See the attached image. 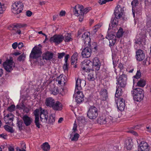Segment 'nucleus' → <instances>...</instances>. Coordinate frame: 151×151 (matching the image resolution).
Listing matches in <instances>:
<instances>
[{
    "instance_id": "f257e3e1",
    "label": "nucleus",
    "mask_w": 151,
    "mask_h": 151,
    "mask_svg": "<svg viewBox=\"0 0 151 151\" xmlns=\"http://www.w3.org/2000/svg\"><path fill=\"white\" fill-rule=\"evenodd\" d=\"M85 85L86 81L84 80L78 79L76 81L75 93L76 96V100L77 103H81L84 100V96L81 90Z\"/></svg>"
},
{
    "instance_id": "f03ea898",
    "label": "nucleus",
    "mask_w": 151,
    "mask_h": 151,
    "mask_svg": "<svg viewBox=\"0 0 151 151\" xmlns=\"http://www.w3.org/2000/svg\"><path fill=\"white\" fill-rule=\"evenodd\" d=\"M131 93L133 96L134 100L137 102H140L143 100L144 97V91L143 89L137 88L133 89Z\"/></svg>"
},
{
    "instance_id": "7ed1b4c3",
    "label": "nucleus",
    "mask_w": 151,
    "mask_h": 151,
    "mask_svg": "<svg viewBox=\"0 0 151 151\" xmlns=\"http://www.w3.org/2000/svg\"><path fill=\"white\" fill-rule=\"evenodd\" d=\"M23 7L24 5L21 2L16 1L12 5V12L14 14H18L22 12Z\"/></svg>"
},
{
    "instance_id": "20e7f679",
    "label": "nucleus",
    "mask_w": 151,
    "mask_h": 151,
    "mask_svg": "<svg viewBox=\"0 0 151 151\" xmlns=\"http://www.w3.org/2000/svg\"><path fill=\"white\" fill-rule=\"evenodd\" d=\"M87 116L90 119H95L98 116L97 109L95 106H92L89 108Z\"/></svg>"
},
{
    "instance_id": "39448f33",
    "label": "nucleus",
    "mask_w": 151,
    "mask_h": 151,
    "mask_svg": "<svg viewBox=\"0 0 151 151\" xmlns=\"http://www.w3.org/2000/svg\"><path fill=\"white\" fill-rule=\"evenodd\" d=\"M42 52L40 48L37 46H35L32 49L29 57L32 59H37L41 57Z\"/></svg>"
},
{
    "instance_id": "423d86ee",
    "label": "nucleus",
    "mask_w": 151,
    "mask_h": 151,
    "mask_svg": "<svg viewBox=\"0 0 151 151\" xmlns=\"http://www.w3.org/2000/svg\"><path fill=\"white\" fill-rule=\"evenodd\" d=\"M127 79V75L123 73L119 76L118 79L117 80L116 84L117 85L120 86L121 87H122V88H124L126 85Z\"/></svg>"
},
{
    "instance_id": "0eeeda50",
    "label": "nucleus",
    "mask_w": 151,
    "mask_h": 151,
    "mask_svg": "<svg viewBox=\"0 0 151 151\" xmlns=\"http://www.w3.org/2000/svg\"><path fill=\"white\" fill-rule=\"evenodd\" d=\"M14 64L12 60L11 59L7 60L3 63V65L5 70L9 72L13 70V68L14 67Z\"/></svg>"
},
{
    "instance_id": "6e6552de",
    "label": "nucleus",
    "mask_w": 151,
    "mask_h": 151,
    "mask_svg": "<svg viewBox=\"0 0 151 151\" xmlns=\"http://www.w3.org/2000/svg\"><path fill=\"white\" fill-rule=\"evenodd\" d=\"M124 7L118 5L116 7L114 14L117 19H120L122 16L124 11Z\"/></svg>"
},
{
    "instance_id": "1a4fd4ad",
    "label": "nucleus",
    "mask_w": 151,
    "mask_h": 151,
    "mask_svg": "<svg viewBox=\"0 0 151 151\" xmlns=\"http://www.w3.org/2000/svg\"><path fill=\"white\" fill-rule=\"evenodd\" d=\"M106 117L105 116H101L98 118L97 123L100 124H108L112 122L111 117Z\"/></svg>"
},
{
    "instance_id": "9d476101",
    "label": "nucleus",
    "mask_w": 151,
    "mask_h": 151,
    "mask_svg": "<svg viewBox=\"0 0 151 151\" xmlns=\"http://www.w3.org/2000/svg\"><path fill=\"white\" fill-rule=\"evenodd\" d=\"M64 40V36L61 35H55L50 39V42H53L58 45L61 43Z\"/></svg>"
},
{
    "instance_id": "9b49d317",
    "label": "nucleus",
    "mask_w": 151,
    "mask_h": 151,
    "mask_svg": "<svg viewBox=\"0 0 151 151\" xmlns=\"http://www.w3.org/2000/svg\"><path fill=\"white\" fill-rule=\"evenodd\" d=\"M81 68L83 70L87 72L90 70L91 66V61L89 60H85L82 62Z\"/></svg>"
},
{
    "instance_id": "f8f14e48",
    "label": "nucleus",
    "mask_w": 151,
    "mask_h": 151,
    "mask_svg": "<svg viewBox=\"0 0 151 151\" xmlns=\"http://www.w3.org/2000/svg\"><path fill=\"white\" fill-rule=\"evenodd\" d=\"M136 58L137 60L139 61L143 60L145 58V54L143 50L139 49L136 52Z\"/></svg>"
},
{
    "instance_id": "ddd939ff",
    "label": "nucleus",
    "mask_w": 151,
    "mask_h": 151,
    "mask_svg": "<svg viewBox=\"0 0 151 151\" xmlns=\"http://www.w3.org/2000/svg\"><path fill=\"white\" fill-rule=\"evenodd\" d=\"M40 118L41 121L42 122H46L48 119V111L46 110H42L40 109Z\"/></svg>"
},
{
    "instance_id": "4468645a",
    "label": "nucleus",
    "mask_w": 151,
    "mask_h": 151,
    "mask_svg": "<svg viewBox=\"0 0 151 151\" xmlns=\"http://www.w3.org/2000/svg\"><path fill=\"white\" fill-rule=\"evenodd\" d=\"M117 109L120 111H122L124 110L125 107L124 100L120 98L117 100L116 102Z\"/></svg>"
},
{
    "instance_id": "2eb2a0df",
    "label": "nucleus",
    "mask_w": 151,
    "mask_h": 151,
    "mask_svg": "<svg viewBox=\"0 0 151 151\" xmlns=\"http://www.w3.org/2000/svg\"><path fill=\"white\" fill-rule=\"evenodd\" d=\"M149 146L146 142L142 141L139 145L138 151H149Z\"/></svg>"
},
{
    "instance_id": "dca6fc26",
    "label": "nucleus",
    "mask_w": 151,
    "mask_h": 151,
    "mask_svg": "<svg viewBox=\"0 0 151 151\" xmlns=\"http://www.w3.org/2000/svg\"><path fill=\"white\" fill-rule=\"evenodd\" d=\"M92 51L91 49L88 47H86L83 50L81 55L83 58H88L91 55Z\"/></svg>"
},
{
    "instance_id": "f3484780",
    "label": "nucleus",
    "mask_w": 151,
    "mask_h": 151,
    "mask_svg": "<svg viewBox=\"0 0 151 151\" xmlns=\"http://www.w3.org/2000/svg\"><path fill=\"white\" fill-rule=\"evenodd\" d=\"M93 68L96 70H99L101 65L100 60L97 58H95L93 60Z\"/></svg>"
},
{
    "instance_id": "a211bd4d",
    "label": "nucleus",
    "mask_w": 151,
    "mask_h": 151,
    "mask_svg": "<svg viewBox=\"0 0 151 151\" xmlns=\"http://www.w3.org/2000/svg\"><path fill=\"white\" fill-rule=\"evenodd\" d=\"M90 33L88 32H84L82 35L81 37L82 40L83 41L85 44H87L90 42Z\"/></svg>"
},
{
    "instance_id": "6ab92c4d",
    "label": "nucleus",
    "mask_w": 151,
    "mask_h": 151,
    "mask_svg": "<svg viewBox=\"0 0 151 151\" xmlns=\"http://www.w3.org/2000/svg\"><path fill=\"white\" fill-rule=\"evenodd\" d=\"M54 111H61L63 109V105L59 101H55L52 107Z\"/></svg>"
},
{
    "instance_id": "aec40b11",
    "label": "nucleus",
    "mask_w": 151,
    "mask_h": 151,
    "mask_svg": "<svg viewBox=\"0 0 151 151\" xmlns=\"http://www.w3.org/2000/svg\"><path fill=\"white\" fill-rule=\"evenodd\" d=\"M26 126H29L32 122V119L27 114L24 115L22 118Z\"/></svg>"
},
{
    "instance_id": "412c9836",
    "label": "nucleus",
    "mask_w": 151,
    "mask_h": 151,
    "mask_svg": "<svg viewBox=\"0 0 151 151\" xmlns=\"http://www.w3.org/2000/svg\"><path fill=\"white\" fill-rule=\"evenodd\" d=\"M88 73L87 76L88 79L90 81H94L96 77V72L93 70H88Z\"/></svg>"
},
{
    "instance_id": "4be33fe9",
    "label": "nucleus",
    "mask_w": 151,
    "mask_h": 151,
    "mask_svg": "<svg viewBox=\"0 0 151 151\" xmlns=\"http://www.w3.org/2000/svg\"><path fill=\"white\" fill-rule=\"evenodd\" d=\"M55 100L52 98L50 97L46 98L45 104L47 107L52 108Z\"/></svg>"
},
{
    "instance_id": "5701e85b",
    "label": "nucleus",
    "mask_w": 151,
    "mask_h": 151,
    "mask_svg": "<svg viewBox=\"0 0 151 151\" xmlns=\"http://www.w3.org/2000/svg\"><path fill=\"white\" fill-rule=\"evenodd\" d=\"M99 93L101 100L102 101H105L107 99V92L106 89L105 88L101 89Z\"/></svg>"
},
{
    "instance_id": "b1692460",
    "label": "nucleus",
    "mask_w": 151,
    "mask_h": 151,
    "mask_svg": "<svg viewBox=\"0 0 151 151\" xmlns=\"http://www.w3.org/2000/svg\"><path fill=\"white\" fill-rule=\"evenodd\" d=\"M53 56V53L48 51L43 54L42 58L43 59L47 60L52 59Z\"/></svg>"
},
{
    "instance_id": "393cba45",
    "label": "nucleus",
    "mask_w": 151,
    "mask_h": 151,
    "mask_svg": "<svg viewBox=\"0 0 151 151\" xmlns=\"http://www.w3.org/2000/svg\"><path fill=\"white\" fill-rule=\"evenodd\" d=\"M56 81L58 82V84L59 85H61V86L65 85L66 81L65 77L62 75H60L57 77Z\"/></svg>"
},
{
    "instance_id": "a878e982",
    "label": "nucleus",
    "mask_w": 151,
    "mask_h": 151,
    "mask_svg": "<svg viewBox=\"0 0 151 151\" xmlns=\"http://www.w3.org/2000/svg\"><path fill=\"white\" fill-rule=\"evenodd\" d=\"M133 146V142L131 139L126 140L125 142V147L128 150H131Z\"/></svg>"
},
{
    "instance_id": "bb28decb",
    "label": "nucleus",
    "mask_w": 151,
    "mask_h": 151,
    "mask_svg": "<svg viewBox=\"0 0 151 151\" xmlns=\"http://www.w3.org/2000/svg\"><path fill=\"white\" fill-rule=\"evenodd\" d=\"M14 115L10 113L8 114L4 117V119L6 122V123L9 124V122H7L8 120L12 122L14 118Z\"/></svg>"
},
{
    "instance_id": "cd10ccee",
    "label": "nucleus",
    "mask_w": 151,
    "mask_h": 151,
    "mask_svg": "<svg viewBox=\"0 0 151 151\" xmlns=\"http://www.w3.org/2000/svg\"><path fill=\"white\" fill-rule=\"evenodd\" d=\"M116 88L115 96L116 97H118L122 96V95L123 93L122 89H124V88L118 85L116 86Z\"/></svg>"
},
{
    "instance_id": "c85d7f7f",
    "label": "nucleus",
    "mask_w": 151,
    "mask_h": 151,
    "mask_svg": "<svg viewBox=\"0 0 151 151\" xmlns=\"http://www.w3.org/2000/svg\"><path fill=\"white\" fill-rule=\"evenodd\" d=\"M91 42H89L88 43V47L91 49V51H93V52H96L98 50V47L97 44L96 42H93L92 44H91Z\"/></svg>"
},
{
    "instance_id": "c756f323",
    "label": "nucleus",
    "mask_w": 151,
    "mask_h": 151,
    "mask_svg": "<svg viewBox=\"0 0 151 151\" xmlns=\"http://www.w3.org/2000/svg\"><path fill=\"white\" fill-rule=\"evenodd\" d=\"M22 27L23 26L22 25L17 24L10 26L8 27V29L10 30H14L16 32L18 29Z\"/></svg>"
},
{
    "instance_id": "7c9ffc66",
    "label": "nucleus",
    "mask_w": 151,
    "mask_h": 151,
    "mask_svg": "<svg viewBox=\"0 0 151 151\" xmlns=\"http://www.w3.org/2000/svg\"><path fill=\"white\" fill-rule=\"evenodd\" d=\"M78 56V54L77 52H75L72 56L71 58V62L72 65H74L77 63V57Z\"/></svg>"
},
{
    "instance_id": "2f4dec72",
    "label": "nucleus",
    "mask_w": 151,
    "mask_h": 151,
    "mask_svg": "<svg viewBox=\"0 0 151 151\" xmlns=\"http://www.w3.org/2000/svg\"><path fill=\"white\" fill-rule=\"evenodd\" d=\"M41 148L44 151H48L50 149V146L47 142H46L42 145Z\"/></svg>"
},
{
    "instance_id": "473e14b6",
    "label": "nucleus",
    "mask_w": 151,
    "mask_h": 151,
    "mask_svg": "<svg viewBox=\"0 0 151 151\" xmlns=\"http://www.w3.org/2000/svg\"><path fill=\"white\" fill-rule=\"evenodd\" d=\"M124 33L122 28L120 27L116 33V37L118 38H120L122 37Z\"/></svg>"
},
{
    "instance_id": "72a5a7b5",
    "label": "nucleus",
    "mask_w": 151,
    "mask_h": 151,
    "mask_svg": "<svg viewBox=\"0 0 151 151\" xmlns=\"http://www.w3.org/2000/svg\"><path fill=\"white\" fill-rule=\"evenodd\" d=\"M64 40L65 42H69L72 40L70 34L68 33H66V34L64 36Z\"/></svg>"
},
{
    "instance_id": "f704fd0d",
    "label": "nucleus",
    "mask_w": 151,
    "mask_h": 151,
    "mask_svg": "<svg viewBox=\"0 0 151 151\" xmlns=\"http://www.w3.org/2000/svg\"><path fill=\"white\" fill-rule=\"evenodd\" d=\"M55 117L53 114H51L49 116L48 122L50 124H53L55 122Z\"/></svg>"
},
{
    "instance_id": "c9c22d12",
    "label": "nucleus",
    "mask_w": 151,
    "mask_h": 151,
    "mask_svg": "<svg viewBox=\"0 0 151 151\" xmlns=\"http://www.w3.org/2000/svg\"><path fill=\"white\" fill-rule=\"evenodd\" d=\"M145 85V81L142 79H140L137 83V85L139 87H144Z\"/></svg>"
},
{
    "instance_id": "e433bc0d",
    "label": "nucleus",
    "mask_w": 151,
    "mask_h": 151,
    "mask_svg": "<svg viewBox=\"0 0 151 151\" xmlns=\"http://www.w3.org/2000/svg\"><path fill=\"white\" fill-rule=\"evenodd\" d=\"M51 94L54 95H57L59 93V90L57 87H55L51 89L50 90Z\"/></svg>"
},
{
    "instance_id": "4c0bfd02",
    "label": "nucleus",
    "mask_w": 151,
    "mask_h": 151,
    "mask_svg": "<svg viewBox=\"0 0 151 151\" xmlns=\"http://www.w3.org/2000/svg\"><path fill=\"white\" fill-rule=\"evenodd\" d=\"M150 63H151V58L150 57H147L143 62V64L147 65H149Z\"/></svg>"
},
{
    "instance_id": "58836bf2",
    "label": "nucleus",
    "mask_w": 151,
    "mask_h": 151,
    "mask_svg": "<svg viewBox=\"0 0 151 151\" xmlns=\"http://www.w3.org/2000/svg\"><path fill=\"white\" fill-rule=\"evenodd\" d=\"M4 128L5 130L8 132L13 133L14 131L13 127L8 125H5L4 126Z\"/></svg>"
},
{
    "instance_id": "ea45409f",
    "label": "nucleus",
    "mask_w": 151,
    "mask_h": 151,
    "mask_svg": "<svg viewBox=\"0 0 151 151\" xmlns=\"http://www.w3.org/2000/svg\"><path fill=\"white\" fill-rule=\"evenodd\" d=\"M117 19L115 18V17L112 18L111 21V25L112 27H115L118 24V21L116 20Z\"/></svg>"
},
{
    "instance_id": "a19ab883",
    "label": "nucleus",
    "mask_w": 151,
    "mask_h": 151,
    "mask_svg": "<svg viewBox=\"0 0 151 151\" xmlns=\"http://www.w3.org/2000/svg\"><path fill=\"white\" fill-rule=\"evenodd\" d=\"M17 126L20 131L23 129L24 128V124L22 121L21 120L18 121L17 123Z\"/></svg>"
},
{
    "instance_id": "79ce46f5",
    "label": "nucleus",
    "mask_w": 151,
    "mask_h": 151,
    "mask_svg": "<svg viewBox=\"0 0 151 151\" xmlns=\"http://www.w3.org/2000/svg\"><path fill=\"white\" fill-rule=\"evenodd\" d=\"M74 9H76V10L79 11L80 13H81V14L82 13V14H83V6H80L79 5H77L75 6V7H74Z\"/></svg>"
},
{
    "instance_id": "37998d69",
    "label": "nucleus",
    "mask_w": 151,
    "mask_h": 151,
    "mask_svg": "<svg viewBox=\"0 0 151 151\" xmlns=\"http://www.w3.org/2000/svg\"><path fill=\"white\" fill-rule=\"evenodd\" d=\"M39 121V117H36V118H35V123L36 127L38 128H40V125H41Z\"/></svg>"
},
{
    "instance_id": "c03bdc74",
    "label": "nucleus",
    "mask_w": 151,
    "mask_h": 151,
    "mask_svg": "<svg viewBox=\"0 0 151 151\" xmlns=\"http://www.w3.org/2000/svg\"><path fill=\"white\" fill-rule=\"evenodd\" d=\"M26 58L25 55L24 53L19 56L17 58V60L19 61H24Z\"/></svg>"
},
{
    "instance_id": "a18cd8bd",
    "label": "nucleus",
    "mask_w": 151,
    "mask_h": 151,
    "mask_svg": "<svg viewBox=\"0 0 151 151\" xmlns=\"http://www.w3.org/2000/svg\"><path fill=\"white\" fill-rule=\"evenodd\" d=\"M21 148L19 150V151H26L25 150L26 148V144L23 142L21 143Z\"/></svg>"
},
{
    "instance_id": "49530a36",
    "label": "nucleus",
    "mask_w": 151,
    "mask_h": 151,
    "mask_svg": "<svg viewBox=\"0 0 151 151\" xmlns=\"http://www.w3.org/2000/svg\"><path fill=\"white\" fill-rule=\"evenodd\" d=\"M107 38L109 40L116 39V36L112 34H109L107 36Z\"/></svg>"
},
{
    "instance_id": "de8ad7c7",
    "label": "nucleus",
    "mask_w": 151,
    "mask_h": 151,
    "mask_svg": "<svg viewBox=\"0 0 151 151\" xmlns=\"http://www.w3.org/2000/svg\"><path fill=\"white\" fill-rule=\"evenodd\" d=\"M101 27V25L99 24H98L95 26L93 28V32L95 33Z\"/></svg>"
},
{
    "instance_id": "09e8293b",
    "label": "nucleus",
    "mask_w": 151,
    "mask_h": 151,
    "mask_svg": "<svg viewBox=\"0 0 151 151\" xmlns=\"http://www.w3.org/2000/svg\"><path fill=\"white\" fill-rule=\"evenodd\" d=\"M15 108V106L14 105H12L8 108L7 110L8 111L11 112L14 111Z\"/></svg>"
},
{
    "instance_id": "8fccbe9b",
    "label": "nucleus",
    "mask_w": 151,
    "mask_h": 151,
    "mask_svg": "<svg viewBox=\"0 0 151 151\" xmlns=\"http://www.w3.org/2000/svg\"><path fill=\"white\" fill-rule=\"evenodd\" d=\"M109 46L111 48H112L116 43V39L109 40Z\"/></svg>"
},
{
    "instance_id": "3c124183",
    "label": "nucleus",
    "mask_w": 151,
    "mask_h": 151,
    "mask_svg": "<svg viewBox=\"0 0 151 151\" xmlns=\"http://www.w3.org/2000/svg\"><path fill=\"white\" fill-rule=\"evenodd\" d=\"M79 134L77 133H76L74 135L73 137L71 139V141H76L78 140L79 137Z\"/></svg>"
},
{
    "instance_id": "603ef678",
    "label": "nucleus",
    "mask_w": 151,
    "mask_h": 151,
    "mask_svg": "<svg viewBox=\"0 0 151 151\" xmlns=\"http://www.w3.org/2000/svg\"><path fill=\"white\" fill-rule=\"evenodd\" d=\"M113 0H99V3L100 5H102L106 4V2L112 1Z\"/></svg>"
},
{
    "instance_id": "864d4df0",
    "label": "nucleus",
    "mask_w": 151,
    "mask_h": 151,
    "mask_svg": "<svg viewBox=\"0 0 151 151\" xmlns=\"http://www.w3.org/2000/svg\"><path fill=\"white\" fill-rule=\"evenodd\" d=\"M91 7H87L84 10L83 9V13L84 14H86L89 11L91 10Z\"/></svg>"
},
{
    "instance_id": "5fc2aeb1",
    "label": "nucleus",
    "mask_w": 151,
    "mask_h": 151,
    "mask_svg": "<svg viewBox=\"0 0 151 151\" xmlns=\"http://www.w3.org/2000/svg\"><path fill=\"white\" fill-rule=\"evenodd\" d=\"M138 4V0H133L131 3V5L132 6V8L133 6L135 7Z\"/></svg>"
},
{
    "instance_id": "6e6d98bb",
    "label": "nucleus",
    "mask_w": 151,
    "mask_h": 151,
    "mask_svg": "<svg viewBox=\"0 0 151 151\" xmlns=\"http://www.w3.org/2000/svg\"><path fill=\"white\" fill-rule=\"evenodd\" d=\"M58 58L59 59H60L62 58L65 55V53L64 52L62 53H58Z\"/></svg>"
},
{
    "instance_id": "4d7b16f0",
    "label": "nucleus",
    "mask_w": 151,
    "mask_h": 151,
    "mask_svg": "<svg viewBox=\"0 0 151 151\" xmlns=\"http://www.w3.org/2000/svg\"><path fill=\"white\" fill-rule=\"evenodd\" d=\"M39 111L38 109H37L35 110L34 113L35 118H36V117H39Z\"/></svg>"
},
{
    "instance_id": "13d9d810",
    "label": "nucleus",
    "mask_w": 151,
    "mask_h": 151,
    "mask_svg": "<svg viewBox=\"0 0 151 151\" xmlns=\"http://www.w3.org/2000/svg\"><path fill=\"white\" fill-rule=\"evenodd\" d=\"M141 76V73L139 70H137L136 75L134 76V78L136 79L140 78Z\"/></svg>"
},
{
    "instance_id": "bf43d9fd",
    "label": "nucleus",
    "mask_w": 151,
    "mask_h": 151,
    "mask_svg": "<svg viewBox=\"0 0 151 151\" xmlns=\"http://www.w3.org/2000/svg\"><path fill=\"white\" fill-rule=\"evenodd\" d=\"M73 11L75 15L77 16H79L81 14V13H80L79 11L75 9H73Z\"/></svg>"
},
{
    "instance_id": "052dcab7",
    "label": "nucleus",
    "mask_w": 151,
    "mask_h": 151,
    "mask_svg": "<svg viewBox=\"0 0 151 151\" xmlns=\"http://www.w3.org/2000/svg\"><path fill=\"white\" fill-rule=\"evenodd\" d=\"M63 67L64 71L66 70L67 71L68 70V65H67V63H65Z\"/></svg>"
},
{
    "instance_id": "680f3d73",
    "label": "nucleus",
    "mask_w": 151,
    "mask_h": 151,
    "mask_svg": "<svg viewBox=\"0 0 151 151\" xmlns=\"http://www.w3.org/2000/svg\"><path fill=\"white\" fill-rule=\"evenodd\" d=\"M80 15V16L79 18V20L80 22H82L83 19L84 14H82V13H81Z\"/></svg>"
},
{
    "instance_id": "e2e57ef3",
    "label": "nucleus",
    "mask_w": 151,
    "mask_h": 151,
    "mask_svg": "<svg viewBox=\"0 0 151 151\" xmlns=\"http://www.w3.org/2000/svg\"><path fill=\"white\" fill-rule=\"evenodd\" d=\"M26 15L28 17H30L32 14V12L30 11H27Z\"/></svg>"
},
{
    "instance_id": "0e129e2a",
    "label": "nucleus",
    "mask_w": 151,
    "mask_h": 151,
    "mask_svg": "<svg viewBox=\"0 0 151 151\" xmlns=\"http://www.w3.org/2000/svg\"><path fill=\"white\" fill-rule=\"evenodd\" d=\"M135 43L136 44H138L140 46H141V45H142V42L140 40H136L135 42Z\"/></svg>"
},
{
    "instance_id": "69168bd1",
    "label": "nucleus",
    "mask_w": 151,
    "mask_h": 151,
    "mask_svg": "<svg viewBox=\"0 0 151 151\" xmlns=\"http://www.w3.org/2000/svg\"><path fill=\"white\" fill-rule=\"evenodd\" d=\"M118 67L120 69V71H122L123 69V65L122 63H119V64Z\"/></svg>"
},
{
    "instance_id": "338daca9",
    "label": "nucleus",
    "mask_w": 151,
    "mask_h": 151,
    "mask_svg": "<svg viewBox=\"0 0 151 151\" xmlns=\"http://www.w3.org/2000/svg\"><path fill=\"white\" fill-rule=\"evenodd\" d=\"M17 42L13 43L12 45V47L14 49H15L17 46Z\"/></svg>"
},
{
    "instance_id": "774afa93",
    "label": "nucleus",
    "mask_w": 151,
    "mask_h": 151,
    "mask_svg": "<svg viewBox=\"0 0 151 151\" xmlns=\"http://www.w3.org/2000/svg\"><path fill=\"white\" fill-rule=\"evenodd\" d=\"M65 11H61L60 13V15L61 16H63L65 15Z\"/></svg>"
}]
</instances>
